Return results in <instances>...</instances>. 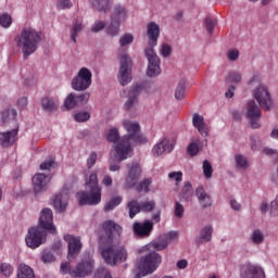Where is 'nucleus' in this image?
<instances>
[{
    "mask_svg": "<svg viewBox=\"0 0 278 278\" xmlns=\"http://www.w3.org/2000/svg\"><path fill=\"white\" fill-rule=\"evenodd\" d=\"M151 184H153V179L146 178L137 185L136 190L138 192H142V190H144V192H149V187L151 186Z\"/></svg>",
    "mask_w": 278,
    "mask_h": 278,
    "instance_id": "nucleus-39",
    "label": "nucleus"
},
{
    "mask_svg": "<svg viewBox=\"0 0 278 278\" xmlns=\"http://www.w3.org/2000/svg\"><path fill=\"white\" fill-rule=\"evenodd\" d=\"M262 106L257 105L255 100L248 101L247 118L250 121V127L252 129H260V119L262 118Z\"/></svg>",
    "mask_w": 278,
    "mask_h": 278,
    "instance_id": "nucleus-11",
    "label": "nucleus"
},
{
    "mask_svg": "<svg viewBox=\"0 0 278 278\" xmlns=\"http://www.w3.org/2000/svg\"><path fill=\"white\" fill-rule=\"evenodd\" d=\"M155 210V201H143L141 202V212L149 213Z\"/></svg>",
    "mask_w": 278,
    "mask_h": 278,
    "instance_id": "nucleus-45",
    "label": "nucleus"
},
{
    "mask_svg": "<svg viewBox=\"0 0 278 278\" xmlns=\"http://www.w3.org/2000/svg\"><path fill=\"white\" fill-rule=\"evenodd\" d=\"M17 278H36L34 269L26 264H21L17 269Z\"/></svg>",
    "mask_w": 278,
    "mask_h": 278,
    "instance_id": "nucleus-30",
    "label": "nucleus"
},
{
    "mask_svg": "<svg viewBox=\"0 0 278 278\" xmlns=\"http://www.w3.org/2000/svg\"><path fill=\"white\" fill-rule=\"evenodd\" d=\"M92 86V72L88 67H81L72 80V88L77 92H84Z\"/></svg>",
    "mask_w": 278,
    "mask_h": 278,
    "instance_id": "nucleus-8",
    "label": "nucleus"
},
{
    "mask_svg": "<svg viewBox=\"0 0 278 278\" xmlns=\"http://www.w3.org/2000/svg\"><path fill=\"white\" fill-rule=\"evenodd\" d=\"M65 240L67 241V260H75V255H79L81 248V238L68 235Z\"/></svg>",
    "mask_w": 278,
    "mask_h": 278,
    "instance_id": "nucleus-16",
    "label": "nucleus"
},
{
    "mask_svg": "<svg viewBox=\"0 0 278 278\" xmlns=\"http://www.w3.org/2000/svg\"><path fill=\"white\" fill-rule=\"evenodd\" d=\"M41 230L48 231L49 233H55V225H53V211L51 208H43L40 212L38 225Z\"/></svg>",
    "mask_w": 278,
    "mask_h": 278,
    "instance_id": "nucleus-12",
    "label": "nucleus"
},
{
    "mask_svg": "<svg viewBox=\"0 0 278 278\" xmlns=\"http://www.w3.org/2000/svg\"><path fill=\"white\" fill-rule=\"evenodd\" d=\"M242 278H266L264 268L256 265H247L241 270Z\"/></svg>",
    "mask_w": 278,
    "mask_h": 278,
    "instance_id": "nucleus-20",
    "label": "nucleus"
},
{
    "mask_svg": "<svg viewBox=\"0 0 278 278\" xmlns=\"http://www.w3.org/2000/svg\"><path fill=\"white\" fill-rule=\"evenodd\" d=\"M105 29V22L96 21L91 26L92 34H99V31H103Z\"/></svg>",
    "mask_w": 278,
    "mask_h": 278,
    "instance_id": "nucleus-49",
    "label": "nucleus"
},
{
    "mask_svg": "<svg viewBox=\"0 0 278 278\" xmlns=\"http://www.w3.org/2000/svg\"><path fill=\"white\" fill-rule=\"evenodd\" d=\"M79 205H99L101 203V187L97 174H91L86 180V191L77 193Z\"/></svg>",
    "mask_w": 278,
    "mask_h": 278,
    "instance_id": "nucleus-5",
    "label": "nucleus"
},
{
    "mask_svg": "<svg viewBox=\"0 0 278 278\" xmlns=\"http://www.w3.org/2000/svg\"><path fill=\"white\" fill-rule=\"evenodd\" d=\"M76 123H86V121H90V113L89 112H78L74 115Z\"/></svg>",
    "mask_w": 278,
    "mask_h": 278,
    "instance_id": "nucleus-47",
    "label": "nucleus"
},
{
    "mask_svg": "<svg viewBox=\"0 0 278 278\" xmlns=\"http://www.w3.org/2000/svg\"><path fill=\"white\" fill-rule=\"evenodd\" d=\"M106 34L112 37L118 36L121 34V22L111 18L110 24L106 26Z\"/></svg>",
    "mask_w": 278,
    "mask_h": 278,
    "instance_id": "nucleus-32",
    "label": "nucleus"
},
{
    "mask_svg": "<svg viewBox=\"0 0 278 278\" xmlns=\"http://www.w3.org/2000/svg\"><path fill=\"white\" fill-rule=\"evenodd\" d=\"M64 106L66 110H73L74 108H77V99L75 97V93H70L67 98L64 101Z\"/></svg>",
    "mask_w": 278,
    "mask_h": 278,
    "instance_id": "nucleus-37",
    "label": "nucleus"
},
{
    "mask_svg": "<svg viewBox=\"0 0 278 278\" xmlns=\"http://www.w3.org/2000/svg\"><path fill=\"white\" fill-rule=\"evenodd\" d=\"M121 162L123 161H118V157L116 156L115 154V159L114 157H111L109 160V170H111L112 173H116V170H121Z\"/></svg>",
    "mask_w": 278,
    "mask_h": 278,
    "instance_id": "nucleus-43",
    "label": "nucleus"
},
{
    "mask_svg": "<svg viewBox=\"0 0 278 278\" xmlns=\"http://www.w3.org/2000/svg\"><path fill=\"white\" fill-rule=\"evenodd\" d=\"M123 125L127 135L121 138L118 128H111L106 136V140L114 144L113 148L118 162H125V160L131 157L134 151L131 142L134 144H147V137L140 132V124L137 122L125 121Z\"/></svg>",
    "mask_w": 278,
    "mask_h": 278,
    "instance_id": "nucleus-2",
    "label": "nucleus"
},
{
    "mask_svg": "<svg viewBox=\"0 0 278 278\" xmlns=\"http://www.w3.org/2000/svg\"><path fill=\"white\" fill-rule=\"evenodd\" d=\"M121 201H123L122 197H113L110 202H106L104 205V212H112L116 206L121 205Z\"/></svg>",
    "mask_w": 278,
    "mask_h": 278,
    "instance_id": "nucleus-36",
    "label": "nucleus"
},
{
    "mask_svg": "<svg viewBox=\"0 0 278 278\" xmlns=\"http://www.w3.org/2000/svg\"><path fill=\"white\" fill-rule=\"evenodd\" d=\"M18 128H13L12 130H8L4 132H0V146L4 149L8 147H12L16 140H18Z\"/></svg>",
    "mask_w": 278,
    "mask_h": 278,
    "instance_id": "nucleus-19",
    "label": "nucleus"
},
{
    "mask_svg": "<svg viewBox=\"0 0 278 278\" xmlns=\"http://www.w3.org/2000/svg\"><path fill=\"white\" fill-rule=\"evenodd\" d=\"M163 239H165V241L170 242L172 240H175L177 238V232L176 231H170L168 233H165L162 236Z\"/></svg>",
    "mask_w": 278,
    "mask_h": 278,
    "instance_id": "nucleus-64",
    "label": "nucleus"
},
{
    "mask_svg": "<svg viewBox=\"0 0 278 278\" xmlns=\"http://www.w3.org/2000/svg\"><path fill=\"white\" fill-rule=\"evenodd\" d=\"M184 204L176 202L175 203V210H174V214L176 216V218H184Z\"/></svg>",
    "mask_w": 278,
    "mask_h": 278,
    "instance_id": "nucleus-55",
    "label": "nucleus"
},
{
    "mask_svg": "<svg viewBox=\"0 0 278 278\" xmlns=\"http://www.w3.org/2000/svg\"><path fill=\"white\" fill-rule=\"evenodd\" d=\"M142 90H144V87L140 84L132 85L127 89V101L124 103L125 110H131V108L138 105V97L142 94Z\"/></svg>",
    "mask_w": 278,
    "mask_h": 278,
    "instance_id": "nucleus-13",
    "label": "nucleus"
},
{
    "mask_svg": "<svg viewBox=\"0 0 278 278\" xmlns=\"http://www.w3.org/2000/svg\"><path fill=\"white\" fill-rule=\"evenodd\" d=\"M16 46L22 49L24 60H28L29 55L38 51L40 42H42V35L40 31L31 27H25L14 39Z\"/></svg>",
    "mask_w": 278,
    "mask_h": 278,
    "instance_id": "nucleus-4",
    "label": "nucleus"
},
{
    "mask_svg": "<svg viewBox=\"0 0 278 278\" xmlns=\"http://www.w3.org/2000/svg\"><path fill=\"white\" fill-rule=\"evenodd\" d=\"M194 192L192 191V184L186 181L181 191L179 192L180 201H191Z\"/></svg>",
    "mask_w": 278,
    "mask_h": 278,
    "instance_id": "nucleus-27",
    "label": "nucleus"
},
{
    "mask_svg": "<svg viewBox=\"0 0 278 278\" xmlns=\"http://www.w3.org/2000/svg\"><path fill=\"white\" fill-rule=\"evenodd\" d=\"M251 240L253 244H262V242H264V232L260 229H255L252 232Z\"/></svg>",
    "mask_w": 278,
    "mask_h": 278,
    "instance_id": "nucleus-40",
    "label": "nucleus"
},
{
    "mask_svg": "<svg viewBox=\"0 0 278 278\" xmlns=\"http://www.w3.org/2000/svg\"><path fill=\"white\" fill-rule=\"evenodd\" d=\"M160 264H162V255L157 254V252L148 253L141 258L138 266L139 273L136 274V277L142 278L155 273L160 268Z\"/></svg>",
    "mask_w": 278,
    "mask_h": 278,
    "instance_id": "nucleus-6",
    "label": "nucleus"
},
{
    "mask_svg": "<svg viewBox=\"0 0 278 278\" xmlns=\"http://www.w3.org/2000/svg\"><path fill=\"white\" fill-rule=\"evenodd\" d=\"M119 72L117 79L122 86H127L130 84L131 77V58L127 54H123L119 60Z\"/></svg>",
    "mask_w": 278,
    "mask_h": 278,
    "instance_id": "nucleus-9",
    "label": "nucleus"
},
{
    "mask_svg": "<svg viewBox=\"0 0 278 278\" xmlns=\"http://www.w3.org/2000/svg\"><path fill=\"white\" fill-rule=\"evenodd\" d=\"M92 268H94V261H84L77 264L76 273L73 271V275L75 278L86 277V275L92 273Z\"/></svg>",
    "mask_w": 278,
    "mask_h": 278,
    "instance_id": "nucleus-21",
    "label": "nucleus"
},
{
    "mask_svg": "<svg viewBox=\"0 0 278 278\" xmlns=\"http://www.w3.org/2000/svg\"><path fill=\"white\" fill-rule=\"evenodd\" d=\"M83 30L84 24L80 21H76L70 30L71 40L72 42H74V45L77 43V38L79 37L80 31Z\"/></svg>",
    "mask_w": 278,
    "mask_h": 278,
    "instance_id": "nucleus-29",
    "label": "nucleus"
},
{
    "mask_svg": "<svg viewBox=\"0 0 278 278\" xmlns=\"http://www.w3.org/2000/svg\"><path fill=\"white\" fill-rule=\"evenodd\" d=\"M41 262H43V264H51V262H55V255L51 252H43Z\"/></svg>",
    "mask_w": 278,
    "mask_h": 278,
    "instance_id": "nucleus-56",
    "label": "nucleus"
},
{
    "mask_svg": "<svg viewBox=\"0 0 278 278\" xmlns=\"http://www.w3.org/2000/svg\"><path fill=\"white\" fill-rule=\"evenodd\" d=\"M253 98L258 103L260 108L265 112H270L275 108V102L273 101V96L265 85H258L252 91Z\"/></svg>",
    "mask_w": 278,
    "mask_h": 278,
    "instance_id": "nucleus-7",
    "label": "nucleus"
},
{
    "mask_svg": "<svg viewBox=\"0 0 278 278\" xmlns=\"http://www.w3.org/2000/svg\"><path fill=\"white\" fill-rule=\"evenodd\" d=\"M187 152L193 157V155H197V153H199V144L195 142L189 144L187 148Z\"/></svg>",
    "mask_w": 278,
    "mask_h": 278,
    "instance_id": "nucleus-59",
    "label": "nucleus"
},
{
    "mask_svg": "<svg viewBox=\"0 0 278 278\" xmlns=\"http://www.w3.org/2000/svg\"><path fill=\"white\" fill-rule=\"evenodd\" d=\"M128 176L126 177V184L128 188H134L142 177V167L138 163H131L127 165Z\"/></svg>",
    "mask_w": 278,
    "mask_h": 278,
    "instance_id": "nucleus-15",
    "label": "nucleus"
},
{
    "mask_svg": "<svg viewBox=\"0 0 278 278\" xmlns=\"http://www.w3.org/2000/svg\"><path fill=\"white\" fill-rule=\"evenodd\" d=\"M93 278H112V275L108 269H100L96 273Z\"/></svg>",
    "mask_w": 278,
    "mask_h": 278,
    "instance_id": "nucleus-61",
    "label": "nucleus"
},
{
    "mask_svg": "<svg viewBox=\"0 0 278 278\" xmlns=\"http://www.w3.org/2000/svg\"><path fill=\"white\" fill-rule=\"evenodd\" d=\"M168 247V241H165L164 237L160 238V241L153 243V248L156 249V251H164Z\"/></svg>",
    "mask_w": 278,
    "mask_h": 278,
    "instance_id": "nucleus-54",
    "label": "nucleus"
},
{
    "mask_svg": "<svg viewBox=\"0 0 278 278\" xmlns=\"http://www.w3.org/2000/svg\"><path fill=\"white\" fill-rule=\"evenodd\" d=\"M226 81H230V84H240V81H242V75L237 72H229L226 76Z\"/></svg>",
    "mask_w": 278,
    "mask_h": 278,
    "instance_id": "nucleus-42",
    "label": "nucleus"
},
{
    "mask_svg": "<svg viewBox=\"0 0 278 278\" xmlns=\"http://www.w3.org/2000/svg\"><path fill=\"white\" fill-rule=\"evenodd\" d=\"M147 35H148V46L144 49V56L148 60V77H157L161 75L162 67H160L161 61L160 56L155 52V47H157V38H160V25L155 22H150L147 25Z\"/></svg>",
    "mask_w": 278,
    "mask_h": 278,
    "instance_id": "nucleus-3",
    "label": "nucleus"
},
{
    "mask_svg": "<svg viewBox=\"0 0 278 278\" xmlns=\"http://www.w3.org/2000/svg\"><path fill=\"white\" fill-rule=\"evenodd\" d=\"M41 106L45 112H53L55 110V101L50 98H41Z\"/></svg>",
    "mask_w": 278,
    "mask_h": 278,
    "instance_id": "nucleus-35",
    "label": "nucleus"
},
{
    "mask_svg": "<svg viewBox=\"0 0 278 278\" xmlns=\"http://www.w3.org/2000/svg\"><path fill=\"white\" fill-rule=\"evenodd\" d=\"M269 214L273 217H277L278 216V195L270 203V212H269Z\"/></svg>",
    "mask_w": 278,
    "mask_h": 278,
    "instance_id": "nucleus-57",
    "label": "nucleus"
},
{
    "mask_svg": "<svg viewBox=\"0 0 278 278\" xmlns=\"http://www.w3.org/2000/svg\"><path fill=\"white\" fill-rule=\"evenodd\" d=\"M169 179H175L176 184H179L184 179V173L173 172L168 174Z\"/></svg>",
    "mask_w": 278,
    "mask_h": 278,
    "instance_id": "nucleus-58",
    "label": "nucleus"
},
{
    "mask_svg": "<svg viewBox=\"0 0 278 278\" xmlns=\"http://www.w3.org/2000/svg\"><path fill=\"white\" fill-rule=\"evenodd\" d=\"M0 25L4 27V29H8V27L12 25V16L8 13L0 15Z\"/></svg>",
    "mask_w": 278,
    "mask_h": 278,
    "instance_id": "nucleus-46",
    "label": "nucleus"
},
{
    "mask_svg": "<svg viewBox=\"0 0 278 278\" xmlns=\"http://www.w3.org/2000/svg\"><path fill=\"white\" fill-rule=\"evenodd\" d=\"M75 97H76V104L77 105H86V103H88V101H90V93L89 92L75 94Z\"/></svg>",
    "mask_w": 278,
    "mask_h": 278,
    "instance_id": "nucleus-44",
    "label": "nucleus"
},
{
    "mask_svg": "<svg viewBox=\"0 0 278 278\" xmlns=\"http://www.w3.org/2000/svg\"><path fill=\"white\" fill-rule=\"evenodd\" d=\"M56 8H59V10H71L73 3L71 0H58Z\"/></svg>",
    "mask_w": 278,
    "mask_h": 278,
    "instance_id": "nucleus-53",
    "label": "nucleus"
},
{
    "mask_svg": "<svg viewBox=\"0 0 278 278\" xmlns=\"http://www.w3.org/2000/svg\"><path fill=\"white\" fill-rule=\"evenodd\" d=\"M195 197L203 210L207 207H212V197L205 192V189L203 187H198L195 190Z\"/></svg>",
    "mask_w": 278,
    "mask_h": 278,
    "instance_id": "nucleus-23",
    "label": "nucleus"
},
{
    "mask_svg": "<svg viewBox=\"0 0 278 278\" xmlns=\"http://www.w3.org/2000/svg\"><path fill=\"white\" fill-rule=\"evenodd\" d=\"M0 270L4 277H10V275H12L14 269L12 268V265L8 263H3L0 266Z\"/></svg>",
    "mask_w": 278,
    "mask_h": 278,
    "instance_id": "nucleus-52",
    "label": "nucleus"
},
{
    "mask_svg": "<svg viewBox=\"0 0 278 278\" xmlns=\"http://www.w3.org/2000/svg\"><path fill=\"white\" fill-rule=\"evenodd\" d=\"M113 21H118L123 23V21L127 20V9L123 4H115L112 10V14L110 16Z\"/></svg>",
    "mask_w": 278,
    "mask_h": 278,
    "instance_id": "nucleus-25",
    "label": "nucleus"
},
{
    "mask_svg": "<svg viewBox=\"0 0 278 278\" xmlns=\"http://www.w3.org/2000/svg\"><path fill=\"white\" fill-rule=\"evenodd\" d=\"M236 164L238 168H247L249 166V161H247V157L243 155H236Z\"/></svg>",
    "mask_w": 278,
    "mask_h": 278,
    "instance_id": "nucleus-51",
    "label": "nucleus"
},
{
    "mask_svg": "<svg viewBox=\"0 0 278 278\" xmlns=\"http://www.w3.org/2000/svg\"><path fill=\"white\" fill-rule=\"evenodd\" d=\"M132 229L136 236H139L140 238H148V236H151V232L153 231V222L149 219L144 223L136 222L132 225Z\"/></svg>",
    "mask_w": 278,
    "mask_h": 278,
    "instance_id": "nucleus-18",
    "label": "nucleus"
},
{
    "mask_svg": "<svg viewBox=\"0 0 278 278\" xmlns=\"http://www.w3.org/2000/svg\"><path fill=\"white\" fill-rule=\"evenodd\" d=\"M213 231L214 229L212 228V225L204 226L200 231L198 244H203V242H210L212 240Z\"/></svg>",
    "mask_w": 278,
    "mask_h": 278,
    "instance_id": "nucleus-28",
    "label": "nucleus"
},
{
    "mask_svg": "<svg viewBox=\"0 0 278 278\" xmlns=\"http://www.w3.org/2000/svg\"><path fill=\"white\" fill-rule=\"evenodd\" d=\"M127 207L129 211V218H135L137 214L141 212V202L136 199H132L127 203Z\"/></svg>",
    "mask_w": 278,
    "mask_h": 278,
    "instance_id": "nucleus-31",
    "label": "nucleus"
},
{
    "mask_svg": "<svg viewBox=\"0 0 278 278\" xmlns=\"http://www.w3.org/2000/svg\"><path fill=\"white\" fill-rule=\"evenodd\" d=\"M123 227L112 219L102 223V232L99 240L102 244H111L100 249V253L105 264L116 266L118 262H127V250L117 245L121 242Z\"/></svg>",
    "mask_w": 278,
    "mask_h": 278,
    "instance_id": "nucleus-1",
    "label": "nucleus"
},
{
    "mask_svg": "<svg viewBox=\"0 0 278 278\" xmlns=\"http://www.w3.org/2000/svg\"><path fill=\"white\" fill-rule=\"evenodd\" d=\"M203 173L206 179L212 178V174L214 173V169L212 168V163H210V161L207 160L203 161Z\"/></svg>",
    "mask_w": 278,
    "mask_h": 278,
    "instance_id": "nucleus-48",
    "label": "nucleus"
},
{
    "mask_svg": "<svg viewBox=\"0 0 278 278\" xmlns=\"http://www.w3.org/2000/svg\"><path fill=\"white\" fill-rule=\"evenodd\" d=\"M131 42H134V35L131 34H125L119 38L121 47H127V45H131Z\"/></svg>",
    "mask_w": 278,
    "mask_h": 278,
    "instance_id": "nucleus-50",
    "label": "nucleus"
},
{
    "mask_svg": "<svg viewBox=\"0 0 278 278\" xmlns=\"http://www.w3.org/2000/svg\"><path fill=\"white\" fill-rule=\"evenodd\" d=\"M53 205L56 212H65L68 206V193L61 192L54 197Z\"/></svg>",
    "mask_w": 278,
    "mask_h": 278,
    "instance_id": "nucleus-24",
    "label": "nucleus"
},
{
    "mask_svg": "<svg viewBox=\"0 0 278 278\" xmlns=\"http://www.w3.org/2000/svg\"><path fill=\"white\" fill-rule=\"evenodd\" d=\"M18 116V112L14 108H7L1 113L0 125L1 127H14V129H18V122L16 119Z\"/></svg>",
    "mask_w": 278,
    "mask_h": 278,
    "instance_id": "nucleus-14",
    "label": "nucleus"
},
{
    "mask_svg": "<svg viewBox=\"0 0 278 278\" xmlns=\"http://www.w3.org/2000/svg\"><path fill=\"white\" fill-rule=\"evenodd\" d=\"M228 60H230V62H236V60H238V58H240V52L238 50H230L228 51Z\"/></svg>",
    "mask_w": 278,
    "mask_h": 278,
    "instance_id": "nucleus-63",
    "label": "nucleus"
},
{
    "mask_svg": "<svg viewBox=\"0 0 278 278\" xmlns=\"http://www.w3.org/2000/svg\"><path fill=\"white\" fill-rule=\"evenodd\" d=\"M60 273L61 275H70L71 277H75L73 273H76V269H73L71 267L70 262L62 263L60 266Z\"/></svg>",
    "mask_w": 278,
    "mask_h": 278,
    "instance_id": "nucleus-38",
    "label": "nucleus"
},
{
    "mask_svg": "<svg viewBox=\"0 0 278 278\" xmlns=\"http://www.w3.org/2000/svg\"><path fill=\"white\" fill-rule=\"evenodd\" d=\"M175 144L176 142L173 138L165 137L154 146L152 153L153 155H156V157H160V155L163 153H172V151L175 149Z\"/></svg>",
    "mask_w": 278,
    "mask_h": 278,
    "instance_id": "nucleus-17",
    "label": "nucleus"
},
{
    "mask_svg": "<svg viewBox=\"0 0 278 278\" xmlns=\"http://www.w3.org/2000/svg\"><path fill=\"white\" fill-rule=\"evenodd\" d=\"M186 97V79H181L175 90V99L181 101Z\"/></svg>",
    "mask_w": 278,
    "mask_h": 278,
    "instance_id": "nucleus-34",
    "label": "nucleus"
},
{
    "mask_svg": "<svg viewBox=\"0 0 278 278\" xmlns=\"http://www.w3.org/2000/svg\"><path fill=\"white\" fill-rule=\"evenodd\" d=\"M217 21L212 17H206L204 21L205 29L207 34L213 35L214 34V27L217 25Z\"/></svg>",
    "mask_w": 278,
    "mask_h": 278,
    "instance_id": "nucleus-41",
    "label": "nucleus"
},
{
    "mask_svg": "<svg viewBox=\"0 0 278 278\" xmlns=\"http://www.w3.org/2000/svg\"><path fill=\"white\" fill-rule=\"evenodd\" d=\"M94 164H97V153L92 152L87 160V166H88V168H92V166H94Z\"/></svg>",
    "mask_w": 278,
    "mask_h": 278,
    "instance_id": "nucleus-62",
    "label": "nucleus"
},
{
    "mask_svg": "<svg viewBox=\"0 0 278 278\" xmlns=\"http://www.w3.org/2000/svg\"><path fill=\"white\" fill-rule=\"evenodd\" d=\"M50 178L45 174H36L33 177L34 192H45L47 186L49 185Z\"/></svg>",
    "mask_w": 278,
    "mask_h": 278,
    "instance_id": "nucleus-22",
    "label": "nucleus"
},
{
    "mask_svg": "<svg viewBox=\"0 0 278 278\" xmlns=\"http://www.w3.org/2000/svg\"><path fill=\"white\" fill-rule=\"evenodd\" d=\"M173 49L170 48V46L168 43H163L162 48H161V55H163V58H168V55H170Z\"/></svg>",
    "mask_w": 278,
    "mask_h": 278,
    "instance_id": "nucleus-60",
    "label": "nucleus"
},
{
    "mask_svg": "<svg viewBox=\"0 0 278 278\" xmlns=\"http://www.w3.org/2000/svg\"><path fill=\"white\" fill-rule=\"evenodd\" d=\"M90 3L94 10H98V12L110 11V0H90Z\"/></svg>",
    "mask_w": 278,
    "mask_h": 278,
    "instance_id": "nucleus-33",
    "label": "nucleus"
},
{
    "mask_svg": "<svg viewBox=\"0 0 278 278\" xmlns=\"http://www.w3.org/2000/svg\"><path fill=\"white\" fill-rule=\"evenodd\" d=\"M192 124L201 136H207V125L205 124V118H203V116L199 113L193 114Z\"/></svg>",
    "mask_w": 278,
    "mask_h": 278,
    "instance_id": "nucleus-26",
    "label": "nucleus"
},
{
    "mask_svg": "<svg viewBox=\"0 0 278 278\" xmlns=\"http://www.w3.org/2000/svg\"><path fill=\"white\" fill-rule=\"evenodd\" d=\"M46 236L47 231L42 230L40 227L36 226L29 228L25 238L26 247H29V249H38V247L45 242Z\"/></svg>",
    "mask_w": 278,
    "mask_h": 278,
    "instance_id": "nucleus-10",
    "label": "nucleus"
}]
</instances>
